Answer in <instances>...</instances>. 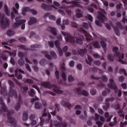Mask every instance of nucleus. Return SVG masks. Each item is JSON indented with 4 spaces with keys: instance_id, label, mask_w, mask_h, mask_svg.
I'll return each mask as SVG.
<instances>
[{
    "instance_id": "1",
    "label": "nucleus",
    "mask_w": 127,
    "mask_h": 127,
    "mask_svg": "<svg viewBox=\"0 0 127 127\" xmlns=\"http://www.w3.org/2000/svg\"><path fill=\"white\" fill-rule=\"evenodd\" d=\"M0 105H1V109L4 113H6L7 112V117L8 118L7 121L8 123H10V125L13 126V127L16 126V120L15 119L10 117L11 115L14 114V110H9L7 111V108L5 106L4 102H3V99L2 97H0Z\"/></svg>"
},
{
    "instance_id": "2",
    "label": "nucleus",
    "mask_w": 127,
    "mask_h": 127,
    "mask_svg": "<svg viewBox=\"0 0 127 127\" xmlns=\"http://www.w3.org/2000/svg\"><path fill=\"white\" fill-rule=\"evenodd\" d=\"M41 85L43 87L47 89H52V88H54L53 91L55 93H57V94H62L63 93V91L60 90V87L56 86L55 84H50L48 82H42Z\"/></svg>"
},
{
    "instance_id": "3",
    "label": "nucleus",
    "mask_w": 127,
    "mask_h": 127,
    "mask_svg": "<svg viewBox=\"0 0 127 127\" xmlns=\"http://www.w3.org/2000/svg\"><path fill=\"white\" fill-rule=\"evenodd\" d=\"M121 54L120 52L115 53V54H109L107 56V58L110 62H114L115 57H118L119 58L118 61L121 63V64H126L125 62L121 58Z\"/></svg>"
},
{
    "instance_id": "4",
    "label": "nucleus",
    "mask_w": 127,
    "mask_h": 127,
    "mask_svg": "<svg viewBox=\"0 0 127 127\" xmlns=\"http://www.w3.org/2000/svg\"><path fill=\"white\" fill-rule=\"evenodd\" d=\"M20 19V17H16L15 18V22L13 24V27H19L20 25H21V29H25V22H26V20L24 19Z\"/></svg>"
},
{
    "instance_id": "5",
    "label": "nucleus",
    "mask_w": 127,
    "mask_h": 127,
    "mask_svg": "<svg viewBox=\"0 0 127 127\" xmlns=\"http://www.w3.org/2000/svg\"><path fill=\"white\" fill-rule=\"evenodd\" d=\"M0 18L1 28H6V27L9 25V19L7 18V17H5L4 20V16L3 15H0Z\"/></svg>"
},
{
    "instance_id": "6",
    "label": "nucleus",
    "mask_w": 127,
    "mask_h": 127,
    "mask_svg": "<svg viewBox=\"0 0 127 127\" xmlns=\"http://www.w3.org/2000/svg\"><path fill=\"white\" fill-rule=\"evenodd\" d=\"M8 82L10 86V90H9L10 97H13V96H15V98H17V94L16 93V91L13 90L14 88V83H13V81L10 80H9Z\"/></svg>"
},
{
    "instance_id": "7",
    "label": "nucleus",
    "mask_w": 127,
    "mask_h": 127,
    "mask_svg": "<svg viewBox=\"0 0 127 127\" xmlns=\"http://www.w3.org/2000/svg\"><path fill=\"white\" fill-rule=\"evenodd\" d=\"M6 52L7 53H9L10 55H12L13 57H15V56H16L17 51L16 50H14L12 52V53L9 52L8 51H4L3 54H1L0 55V57L4 61H6L7 60V57L6 56V54H5Z\"/></svg>"
},
{
    "instance_id": "8",
    "label": "nucleus",
    "mask_w": 127,
    "mask_h": 127,
    "mask_svg": "<svg viewBox=\"0 0 127 127\" xmlns=\"http://www.w3.org/2000/svg\"><path fill=\"white\" fill-rule=\"evenodd\" d=\"M111 26L113 27V29H114L115 32L117 36H119L120 35V30H119V29H124V27H123V25L120 22H117L116 23V27L114 26L113 24H111Z\"/></svg>"
},
{
    "instance_id": "9",
    "label": "nucleus",
    "mask_w": 127,
    "mask_h": 127,
    "mask_svg": "<svg viewBox=\"0 0 127 127\" xmlns=\"http://www.w3.org/2000/svg\"><path fill=\"white\" fill-rule=\"evenodd\" d=\"M57 119L58 121H60V123L58 121H54V125L56 127H67V123H62V118L59 116H57Z\"/></svg>"
},
{
    "instance_id": "10",
    "label": "nucleus",
    "mask_w": 127,
    "mask_h": 127,
    "mask_svg": "<svg viewBox=\"0 0 127 127\" xmlns=\"http://www.w3.org/2000/svg\"><path fill=\"white\" fill-rule=\"evenodd\" d=\"M109 82L110 83L108 84V87L110 88V89H113L115 94H118V86L114 83V79H110Z\"/></svg>"
},
{
    "instance_id": "11",
    "label": "nucleus",
    "mask_w": 127,
    "mask_h": 127,
    "mask_svg": "<svg viewBox=\"0 0 127 127\" xmlns=\"http://www.w3.org/2000/svg\"><path fill=\"white\" fill-rule=\"evenodd\" d=\"M106 14H107V13L106 12V11H105V10H103L102 12L101 11L98 12V17L99 20L101 22H104L105 20L106 19V16H105Z\"/></svg>"
},
{
    "instance_id": "12",
    "label": "nucleus",
    "mask_w": 127,
    "mask_h": 127,
    "mask_svg": "<svg viewBox=\"0 0 127 127\" xmlns=\"http://www.w3.org/2000/svg\"><path fill=\"white\" fill-rule=\"evenodd\" d=\"M27 11H30V12H32V14H33L34 15L37 14V11L33 9H30L29 7H26L23 8V10H22L23 15H25Z\"/></svg>"
},
{
    "instance_id": "13",
    "label": "nucleus",
    "mask_w": 127,
    "mask_h": 127,
    "mask_svg": "<svg viewBox=\"0 0 127 127\" xmlns=\"http://www.w3.org/2000/svg\"><path fill=\"white\" fill-rule=\"evenodd\" d=\"M74 91H75L76 93L78 94V95H82L83 96H85V97H87L89 95V92L86 90H81L80 88H74Z\"/></svg>"
},
{
    "instance_id": "14",
    "label": "nucleus",
    "mask_w": 127,
    "mask_h": 127,
    "mask_svg": "<svg viewBox=\"0 0 127 127\" xmlns=\"http://www.w3.org/2000/svg\"><path fill=\"white\" fill-rule=\"evenodd\" d=\"M80 32L83 33L85 37V39L86 40H87V41H89L91 40V39H92V36H91V35H90L89 33L87 32V31L84 30V29H83L82 28L80 29Z\"/></svg>"
},
{
    "instance_id": "15",
    "label": "nucleus",
    "mask_w": 127,
    "mask_h": 127,
    "mask_svg": "<svg viewBox=\"0 0 127 127\" xmlns=\"http://www.w3.org/2000/svg\"><path fill=\"white\" fill-rule=\"evenodd\" d=\"M65 40L67 42H69V43H72V44L75 43V37L70 34H67Z\"/></svg>"
},
{
    "instance_id": "16",
    "label": "nucleus",
    "mask_w": 127,
    "mask_h": 127,
    "mask_svg": "<svg viewBox=\"0 0 127 127\" xmlns=\"http://www.w3.org/2000/svg\"><path fill=\"white\" fill-rule=\"evenodd\" d=\"M90 78L92 79V80H99V79H102V81L104 82H107V81H108V77L105 75H102V78L99 77H95L94 75H91Z\"/></svg>"
},
{
    "instance_id": "17",
    "label": "nucleus",
    "mask_w": 127,
    "mask_h": 127,
    "mask_svg": "<svg viewBox=\"0 0 127 127\" xmlns=\"http://www.w3.org/2000/svg\"><path fill=\"white\" fill-rule=\"evenodd\" d=\"M18 102H18L14 107L15 110L16 111H19L20 110V103H22V98H21V95H19Z\"/></svg>"
},
{
    "instance_id": "18",
    "label": "nucleus",
    "mask_w": 127,
    "mask_h": 127,
    "mask_svg": "<svg viewBox=\"0 0 127 127\" xmlns=\"http://www.w3.org/2000/svg\"><path fill=\"white\" fill-rule=\"evenodd\" d=\"M0 87L1 88V95H2L3 96H7V92H6V86L4 85L3 87H1V82H0Z\"/></svg>"
},
{
    "instance_id": "19",
    "label": "nucleus",
    "mask_w": 127,
    "mask_h": 127,
    "mask_svg": "<svg viewBox=\"0 0 127 127\" xmlns=\"http://www.w3.org/2000/svg\"><path fill=\"white\" fill-rule=\"evenodd\" d=\"M53 7H54V5L49 6L46 4H42V8H43V9H44L45 10H46L47 11L51 10Z\"/></svg>"
},
{
    "instance_id": "20",
    "label": "nucleus",
    "mask_w": 127,
    "mask_h": 127,
    "mask_svg": "<svg viewBox=\"0 0 127 127\" xmlns=\"http://www.w3.org/2000/svg\"><path fill=\"white\" fill-rule=\"evenodd\" d=\"M70 3L71 7H81L82 6L80 2L76 1H72L71 2H69Z\"/></svg>"
},
{
    "instance_id": "21",
    "label": "nucleus",
    "mask_w": 127,
    "mask_h": 127,
    "mask_svg": "<svg viewBox=\"0 0 127 127\" xmlns=\"http://www.w3.org/2000/svg\"><path fill=\"white\" fill-rule=\"evenodd\" d=\"M37 22V19L35 17H31L30 18V20L28 22L29 25H32L34 24V23H36Z\"/></svg>"
},
{
    "instance_id": "22",
    "label": "nucleus",
    "mask_w": 127,
    "mask_h": 127,
    "mask_svg": "<svg viewBox=\"0 0 127 127\" xmlns=\"http://www.w3.org/2000/svg\"><path fill=\"white\" fill-rule=\"evenodd\" d=\"M78 53L81 57H83L85 53H87V49H79L78 50Z\"/></svg>"
},
{
    "instance_id": "23",
    "label": "nucleus",
    "mask_w": 127,
    "mask_h": 127,
    "mask_svg": "<svg viewBox=\"0 0 127 127\" xmlns=\"http://www.w3.org/2000/svg\"><path fill=\"white\" fill-rule=\"evenodd\" d=\"M62 105H63L64 107H66V108H67V109L69 110L72 108V105H71V104L69 103L68 102H65L64 101L62 102Z\"/></svg>"
},
{
    "instance_id": "24",
    "label": "nucleus",
    "mask_w": 127,
    "mask_h": 127,
    "mask_svg": "<svg viewBox=\"0 0 127 127\" xmlns=\"http://www.w3.org/2000/svg\"><path fill=\"white\" fill-rule=\"evenodd\" d=\"M20 90L23 94H25L27 91H28V87L27 86H24L20 87Z\"/></svg>"
},
{
    "instance_id": "25",
    "label": "nucleus",
    "mask_w": 127,
    "mask_h": 127,
    "mask_svg": "<svg viewBox=\"0 0 127 127\" xmlns=\"http://www.w3.org/2000/svg\"><path fill=\"white\" fill-rule=\"evenodd\" d=\"M4 8V11L6 13V15H7V16H9V15H10V11L8 9V7H7V5L5 4Z\"/></svg>"
},
{
    "instance_id": "26",
    "label": "nucleus",
    "mask_w": 127,
    "mask_h": 127,
    "mask_svg": "<svg viewBox=\"0 0 127 127\" xmlns=\"http://www.w3.org/2000/svg\"><path fill=\"white\" fill-rule=\"evenodd\" d=\"M35 108L37 110H40V109H42V104L41 103L37 102L35 103Z\"/></svg>"
},
{
    "instance_id": "27",
    "label": "nucleus",
    "mask_w": 127,
    "mask_h": 127,
    "mask_svg": "<svg viewBox=\"0 0 127 127\" xmlns=\"http://www.w3.org/2000/svg\"><path fill=\"white\" fill-rule=\"evenodd\" d=\"M76 17L80 18V17H82L83 16V14L81 13V10L77 9H76Z\"/></svg>"
},
{
    "instance_id": "28",
    "label": "nucleus",
    "mask_w": 127,
    "mask_h": 127,
    "mask_svg": "<svg viewBox=\"0 0 127 127\" xmlns=\"http://www.w3.org/2000/svg\"><path fill=\"white\" fill-rule=\"evenodd\" d=\"M91 26H92V25H91V24H88L86 22H83L82 24V27L85 29H88L89 27H91Z\"/></svg>"
},
{
    "instance_id": "29",
    "label": "nucleus",
    "mask_w": 127,
    "mask_h": 127,
    "mask_svg": "<svg viewBox=\"0 0 127 127\" xmlns=\"http://www.w3.org/2000/svg\"><path fill=\"white\" fill-rule=\"evenodd\" d=\"M28 118V114L27 112H24L23 114V121H24V122H25V121H26V120H27Z\"/></svg>"
},
{
    "instance_id": "30",
    "label": "nucleus",
    "mask_w": 127,
    "mask_h": 127,
    "mask_svg": "<svg viewBox=\"0 0 127 127\" xmlns=\"http://www.w3.org/2000/svg\"><path fill=\"white\" fill-rule=\"evenodd\" d=\"M75 42L77 44H78V45H82L83 43V39H76L75 40Z\"/></svg>"
},
{
    "instance_id": "31",
    "label": "nucleus",
    "mask_w": 127,
    "mask_h": 127,
    "mask_svg": "<svg viewBox=\"0 0 127 127\" xmlns=\"http://www.w3.org/2000/svg\"><path fill=\"white\" fill-rule=\"evenodd\" d=\"M18 64L20 66H23L24 65V60L22 58H20L18 60Z\"/></svg>"
},
{
    "instance_id": "32",
    "label": "nucleus",
    "mask_w": 127,
    "mask_h": 127,
    "mask_svg": "<svg viewBox=\"0 0 127 127\" xmlns=\"http://www.w3.org/2000/svg\"><path fill=\"white\" fill-rule=\"evenodd\" d=\"M88 60L87 59H86V62L87 63V64H88V65H91V62L92 61H93V59H92V58L89 56V55H88Z\"/></svg>"
},
{
    "instance_id": "33",
    "label": "nucleus",
    "mask_w": 127,
    "mask_h": 127,
    "mask_svg": "<svg viewBox=\"0 0 127 127\" xmlns=\"http://www.w3.org/2000/svg\"><path fill=\"white\" fill-rule=\"evenodd\" d=\"M42 53L45 55L46 58H47L48 59H49V60H51L52 59L51 56L48 54L47 52H43Z\"/></svg>"
},
{
    "instance_id": "34",
    "label": "nucleus",
    "mask_w": 127,
    "mask_h": 127,
    "mask_svg": "<svg viewBox=\"0 0 127 127\" xmlns=\"http://www.w3.org/2000/svg\"><path fill=\"white\" fill-rule=\"evenodd\" d=\"M50 31L52 33V34H53V35H55V36H56V35H57L56 28H51L50 29Z\"/></svg>"
},
{
    "instance_id": "35",
    "label": "nucleus",
    "mask_w": 127,
    "mask_h": 127,
    "mask_svg": "<svg viewBox=\"0 0 127 127\" xmlns=\"http://www.w3.org/2000/svg\"><path fill=\"white\" fill-rule=\"evenodd\" d=\"M93 57H94V58H97V59H100V60H104V57H101L100 56V55H99L98 54H93Z\"/></svg>"
},
{
    "instance_id": "36",
    "label": "nucleus",
    "mask_w": 127,
    "mask_h": 127,
    "mask_svg": "<svg viewBox=\"0 0 127 127\" xmlns=\"http://www.w3.org/2000/svg\"><path fill=\"white\" fill-rule=\"evenodd\" d=\"M40 45H33L31 46V50H35L36 48H39Z\"/></svg>"
},
{
    "instance_id": "37",
    "label": "nucleus",
    "mask_w": 127,
    "mask_h": 127,
    "mask_svg": "<svg viewBox=\"0 0 127 127\" xmlns=\"http://www.w3.org/2000/svg\"><path fill=\"white\" fill-rule=\"evenodd\" d=\"M18 47H19V49H22V50H28L27 47L22 45L18 46Z\"/></svg>"
},
{
    "instance_id": "38",
    "label": "nucleus",
    "mask_w": 127,
    "mask_h": 127,
    "mask_svg": "<svg viewBox=\"0 0 127 127\" xmlns=\"http://www.w3.org/2000/svg\"><path fill=\"white\" fill-rule=\"evenodd\" d=\"M14 34V31L11 30H8L7 31V35L8 36H11V35H13Z\"/></svg>"
},
{
    "instance_id": "39",
    "label": "nucleus",
    "mask_w": 127,
    "mask_h": 127,
    "mask_svg": "<svg viewBox=\"0 0 127 127\" xmlns=\"http://www.w3.org/2000/svg\"><path fill=\"white\" fill-rule=\"evenodd\" d=\"M46 63H47V61L44 59H42L40 62V64L42 65V66H45Z\"/></svg>"
},
{
    "instance_id": "40",
    "label": "nucleus",
    "mask_w": 127,
    "mask_h": 127,
    "mask_svg": "<svg viewBox=\"0 0 127 127\" xmlns=\"http://www.w3.org/2000/svg\"><path fill=\"white\" fill-rule=\"evenodd\" d=\"M18 56L22 59L24 56H26V54L25 53H23L22 52H19Z\"/></svg>"
},
{
    "instance_id": "41",
    "label": "nucleus",
    "mask_w": 127,
    "mask_h": 127,
    "mask_svg": "<svg viewBox=\"0 0 127 127\" xmlns=\"http://www.w3.org/2000/svg\"><path fill=\"white\" fill-rule=\"evenodd\" d=\"M115 101V97H112L111 98H106L105 101L106 103H109V102H114Z\"/></svg>"
},
{
    "instance_id": "42",
    "label": "nucleus",
    "mask_w": 127,
    "mask_h": 127,
    "mask_svg": "<svg viewBox=\"0 0 127 127\" xmlns=\"http://www.w3.org/2000/svg\"><path fill=\"white\" fill-rule=\"evenodd\" d=\"M93 46L95 48H101V46H100V44H99L97 42H94L93 44Z\"/></svg>"
},
{
    "instance_id": "43",
    "label": "nucleus",
    "mask_w": 127,
    "mask_h": 127,
    "mask_svg": "<svg viewBox=\"0 0 127 127\" xmlns=\"http://www.w3.org/2000/svg\"><path fill=\"white\" fill-rule=\"evenodd\" d=\"M65 8V11L66 12V13L68 14V15H70L71 14V9L68 7H64Z\"/></svg>"
},
{
    "instance_id": "44",
    "label": "nucleus",
    "mask_w": 127,
    "mask_h": 127,
    "mask_svg": "<svg viewBox=\"0 0 127 127\" xmlns=\"http://www.w3.org/2000/svg\"><path fill=\"white\" fill-rule=\"evenodd\" d=\"M18 40L22 43H25V42H26V39L24 37L19 38Z\"/></svg>"
},
{
    "instance_id": "45",
    "label": "nucleus",
    "mask_w": 127,
    "mask_h": 127,
    "mask_svg": "<svg viewBox=\"0 0 127 127\" xmlns=\"http://www.w3.org/2000/svg\"><path fill=\"white\" fill-rule=\"evenodd\" d=\"M50 54L53 58H54L55 59H56V58H57V55H56V53L54 51H51Z\"/></svg>"
},
{
    "instance_id": "46",
    "label": "nucleus",
    "mask_w": 127,
    "mask_h": 127,
    "mask_svg": "<svg viewBox=\"0 0 127 127\" xmlns=\"http://www.w3.org/2000/svg\"><path fill=\"white\" fill-rule=\"evenodd\" d=\"M106 103H107L106 104V105L103 106V109L104 111H107L110 107V103H109L108 102H106Z\"/></svg>"
},
{
    "instance_id": "47",
    "label": "nucleus",
    "mask_w": 127,
    "mask_h": 127,
    "mask_svg": "<svg viewBox=\"0 0 127 127\" xmlns=\"http://www.w3.org/2000/svg\"><path fill=\"white\" fill-rule=\"evenodd\" d=\"M28 94L30 97H33L34 96L35 92L33 89H31V91L28 92Z\"/></svg>"
},
{
    "instance_id": "48",
    "label": "nucleus",
    "mask_w": 127,
    "mask_h": 127,
    "mask_svg": "<svg viewBox=\"0 0 127 127\" xmlns=\"http://www.w3.org/2000/svg\"><path fill=\"white\" fill-rule=\"evenodd\" d=\"M2 45H3L4 47L8 50H10V48L7 46V43H5L4 42H2Z\"/></svg>"
},
{
    "instance_id": "49",
    "label": "nucleus",
    "mask_w": 127,
    "mask_h": 127,
    "mask_svg": "<svg viewBox=\"0 0 127 127\" xmlns=\"http://www.w3.org/2000/svg\"><path fill=\"white\" fill-rule=\"evenodd\" d=\"M75 80V78L72 75H69L68 77V82H73V81Z\"/></svg>"
},
{
    "instance_id": "50",
    "label": "nucleus",
    "mask_w": 127,
    "mask_h": 127,
    "mask_svg": "<svg viewBox=\"0 0 127 127\" xmlns=\"http://www.w3.org/2000/svg\"><path fill=\"white\" fill-rule=\"evenodd\" d=\"M100 44L101 45V46H102L103 48L105 49L107 47V44H106V42H105V41H102L100 42Z\"/></svg>"
},
{
    "instance_id": "51",
    "label": "nucleus",
    "mask_w": 127,
    "mask_h": 127,
    "mask_svg": "<svg viewBox=\"0 0 127 127\" xmlns=\"http://www.w3.org/2000/svg\"><path fill=\"white\" fill-rule=\"evenodd\" d=\"M107 93H111V90H110L109 89H108L107 91H104L102 92V95L104 97H106V96H107Z\"/></svg>"
},
{
    "instance_id": "52",
    "label": "nucleus",
    "mask_w": 127,
    "mask_h": 127,
    "mask_svg": "<svg viewBox=\"0 0 127 127\" xmlns=\"http://www.w3.org/2000/svg\"><path fill=\"white\" fill-rule=\"evenodd\" d=\"M55 45L56 46V48H58V49H59L60 48V45L59 44V41L57 40L55 42Z\"/></svg>"
},
{
    "instance_id": "53",
    "label": "nucleus",
    "mask_w": 127,
    "mask_h": 127,
    "mask_svg": "<svg viewBox=\"0 0 127 127\" xmlns=\"http://www.w3.org/2000/svg\"><path fill=\"white\" fill-rule=\"evenodd\" d=\"M25 83H28V84H32L33 80L30 79H27L24 80Z\"/></svg>"
},
{
    "instance_id": "54",
    "label": "nucleus",
    "mask_w": 127,
    "mask_h": 127,
    "mask_svg": "<svg viewBox=\"0 0 127 127\" xmlns=\"http://www.w3.org/2000/svg\"><path fill=\"white\" fill-rule=\"evenodd\" d=\"M87 17L88 20H89L90 21H93V16H92L91 14H87Z\"/></svg>"
},
{
    "instance_id": "55",
    "label": "nucleus",
    "mask_w": 127,
    "mask_h": 127,
    "mask_svg": "<svg viewBox=\"0 0 127 127\" xmlns=\"http://www.w3.org/2000/svg\"><path fill=\"white\" fill-rule=\"evenodd\" d=\"M62 77L64 81L67 80V77H66V74L65 72H63L62 74Z\"/></svg>"
},
{
    "instance_id": "56",
    "label": "nucleus",
    "mask_w": 127,
    "mask_h": 127,
    "mask_svg": "<svg viewBox=\"0 0 127 127\" xmlns=\"http://www.w3.org/2000/svg\"><path fill=\"white\" fill-rule=\"evenodd\" d=\"M83 68V65H82V64H78L77 65V68L78 70H79V71H81Z\"/></svg>"
},
{
    "instance_id": "57",
    "label": "nucleus",
    "mask_w": 127,
    "mask_h": 127,
    "mask_svg": "<svg viewBox=\"0 0 127 127\" xmlns=\"http://www.w3.org/2000/svg\"><path fill=\"white\" fill-rule=\"evenodd\" d=\"M26 69L29 72H31V68H30V66H29V64H26L25 65Z\"/></svg>"
},
{
    "instance_id": "58",
    "label": "nucleus",
    "mask_w": 127,
    "mask_h": 127,
    "mask_svg": "<svg viewBox=\"0 0 127 127\" xmlns=\"http://www.w3.org/2000/svg\"><path fill=\"white\" fill-rule=\"evenodd\" d=\"M71 25L72 27H74V28H78V24L76 23L75 22H72Z\"/></svg>"
},
{
    "instance_id": "59",
    "label": "nucleus",
    "mask_w": 127,
    "mask_h": 127,
    "mask_svg": "<svg viewBox=\"0 0 127 127\" xmlns=\"http://www.w3.org/2000/svg\"><path fill=\"white\" fill-rule=\"evenodd\" d=\"M95 24H96V25H97V26H100V27H102V24H101L100 21L96 20Z\"/></svg>"
},
{
    "instance_id": "60",
    "label": "nucleus",
    "mask_w": 127,
    "mask_h": 127,
    "mask_svg": "<svg viewBox=\"0 0 127 127\" xmlns=\"http://www.w3.org/2000/svg\"><path fill=\"white\" fill-rule=\"evenodd\" d=\"M60 105L56 103L55 104V109L56 110V111H57L58 112H59V107H60Z\"/></svg>"
},
{
    "instance_id": "61",
    "label": "nucleus",
    "mask_w": 127,
    "mask_h": 127,
    "mask_svg": "<svg viewBox=\"0 0 127 127\" xmlns=\"http://www.w3.org/2000/svg\"><path fill=\"white\" fill-rule=\"evenodd\" d=\"M99 70H100V69H99L97 67H92V71L94 73H97V72H98V71H99Z\"/></svg>"
},
{
    "instance_id": "62",
    "label": "nucleus",
    "mask_w": 127,
    "mask_h": 127,
    "mask_svg": "<svg viewBox=\"0 0 127 127\" xmlns=\"http://www.w3.org/2000/svg\"><path fill=\"white\" fill-rule=\"evenodd\" d=\"M94 64L96 66H100V65H101V62L100 61H94Z\"/></svg>"
},
{
    "instance_id": "63",
    "label": "nucleus",
    "mask_w": 127,
    "mask_h": 127,
    "mask_svg": "<svg viewBox=\"0 0 127 127\" xmlns=\"http://www.w3.org/2000/svg\"><path fill=\"white\" fill-rule=\"evenodd\" d=\"M96 93H97L96 89H92L90 90V94L91 95H96Z\"/></svg>"
},
{
    "instance_id": "64",
    "label": "nucleus",
    "mask_w": 127,
    "mask_h": 127,
    "mask_svg": "<svg viewBox=\"0 0 127 127\" xmlns=\"http://www.w3.org/2000/svg\"><path fill=\"white\" fill-rule=\"evenodd\" d=\"M31 123L30 124L31 126H32V127H34V126H35V125H36L37 122L35 120H31Z\"/></svg>"
}]
</instances>
